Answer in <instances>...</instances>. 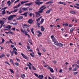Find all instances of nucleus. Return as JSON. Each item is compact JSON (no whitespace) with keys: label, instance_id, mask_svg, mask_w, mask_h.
Segmentation results:
<instances>
[{"label":"nucleus","instance_id":"nucleus-10","mask_svg":"<svg viewBox=\"0 0 79 79\" xmlns=\"http://www.w3.org/2000/svg\"><path fill=\"white\" fill-rule=\"evenodd\" d=\"M58 4H61L63 5H66V3L65 2H63L61 1H60L58 2Z\"/></svg>","mask_w":79,"mask_h":79},{"label":"nucleus","instance_id":"nucleus-42","mask_svg":"<svg viewBox=\"0 0 79 79\" xmlns=\"http://www.w3.org/2000/svg\"><path fill=\"white\" fill-rule=\"evenodd\" d=\"M73 73L75 75H76V74H77L78 73V72H73Z\"/></svg>","mask_w":79,"mask_h":79},{"label":"nucleus","instance_id":"nucleus-53","mask_svg":"<svg viewBox=\"0 0 79 79\" xmlns=\"http://www.w3.org/2000/svg\"><path fill=\"white\" fill-rule=\"evenodd\" d=\"M12 31H15V28L13 27L11 28Z\"/></svg>","mask_w":79,"mask_h":79},{"label":"nucleus","instance_id":"nucleus-49","mask_svg":"<svg viewBox=\"0 0 79 79\" xmlns=\"http://www.w3.org/2000/svg\"><path fill=\"white\" fill-rule=\"evenodd\" d=\"M69 27H72L73 26V25H72L71 24H69Z\"/></svg>","mask_w":79,"mask_h":79},{"label":"nucleus","instance_id":"nucleus-33","mask_svg":"<svg viewBox=\"0 0 79 79\" xmlns=\"http://www.w3.org/2000/svg\"><path fill=\"white\" fill-rule=\"evenodd\" d=\"M9 33L11 34H12V35L14 34V32L11 31H9Z\"/></svg>","mask_w":79,"mask_h":79},{"label":"nucleus","instance_id":"nucleus-3","mask_svg":"<svg viewBox=\"0 0 79 79\" xmlns=\"http://www.w3.org/2000/svg\"><path fill=\"white\" fill-rule=\"evenodd\" d=\"M2 19H4V20H0V24H1V25L0 27V29H1L2 27V26H3V25L5 23V21H6V19L5 18H2Z\"/></svg>","mask_w":79,"mask_h":79},{"label":"nucleus","instance_id":"nucleus-19","mask_svg":"<svg viewBox=\"0 0 79 79\" xmlns=\"http://www.w3.org/2000/svg\"><path fill=\"white\" fill-rule=\"evenodd\" d=\"M31 31L33 35H35V34H34V28H32L31 29Z\"/></svg>","mask_w":79,"mask_h":79},{"label":"nucleus","instance_id":"nucleus-51","mask_svg":"<svg viewBox=\"0 0 79 79\" xmlns=\"http://www.w3.org/2000/svg\"><path fill=\"white\" fill-rule=\"evenodd\" d=\"M13 50H15V51H18V50H17V49H16V48L15 47H14L13 48Z\"/></svg>","mask_w":79,"mask_h":79},{"label":"nucleus","instance_id":"nucleus-54","mask_svg":"<svg viewBox=\"0 0 79 79\" xmlns=\"http://www.w3.org/2000/svg\"><path fill=\"white\" fill-rule=\"evenodd\" d=\"M15 1V0H11L10 1V3H13V2H14Z\"/></svg>","mask_w":79,"mask_h":79},{"label":"nucleus","instance_id":"nucleus-34","mask_svg":"<svg viewBox=\"0 0 79 79\" xmlns=\"http://www.w3.org/2000/svg\"><path fill=\"white\" fill-rule=\"evenodd\" d=\"M13 54H14V51H11L10 53V55L11 56H13Z\"/></svg>","mask_w":79,"mask_h":79},{"label":"nucleus","instance_id":"nucleus-26","mask_svg":"<svg viewBox=\"0 0 79 79\" xmlns=\"http://www.w3.org/2000/svg\"><path fill=\"white\" fill-rule=\"evenodd\" d=\"M21 77L22 78L24 79L25 77H26V76H25V74H23V75H21Z\"/></svg>","mask_w":79,"mask_h":79},{"label":"nucleus","instance_id":"nucleus-59","mask_svg":"<svg viewBox=\"0 0 79 79\" xmlns=\"http://www.w3.org/2000/svg\"><path fill=\"white\" fill-rule=\"evenodd\" d=\"M10 62H12V63L13 62V61L12 59H10Z\"/></svg>","mask_w":79,"mask_h":79},{"label":"nucleus","instance_id":"nucleus-60","mask_svg":"<svg viewBox=\"0 0 79 79\" xmlns=\"http://www.w3.org/2000/svg\"><path fill=\"white\" fill-rule=\"evenodd\" d=\"M62 69H60L59 70L60 73H62Z\"/></svg>","mask_w":79,"mask_h":79},{"label":"nucleus","instance_id":"nucleus-58","mask_svg":"<svg viewBox=\"0 0 79 79\" xmlns=\"http://www.w3.org/2000/svg\"><path fill=\"white\" fill-rule=\"evenodd\" d=\"M53 63H54V64H56V60L53 61Z\"/></svg>","mask_w":79,"mask_h":79},{"label":"nucleus","instance_id":"nucleus-20","mask_svg":"<svg viewBox=\"0 0 79 79\" xmlns=\"http://www.w3.org/2000/svg\"><path fill=\"white\" fill-rule=\"evenodd\" d=\"M70 13H71L72 14H74L76 13V12L74 10H71L70 11Z\"/></svg>","mask_w":79,"mask_h":79},{"label":"nucleus","instance_id":"nucleus-13","mask_svg":"<svg viewBox=\"0 0 79 79\" xmlns=\"http://www.w3.org/2000/svg\"><path fill=\"white\" fill-rule=\"evenodd\" d=\"M27 12H25L23 14H21L20 15H22V16H23V15H24L25 17H27Z\"/></svg>","mask_w":79,"mask_h":79},{"label":"nucleus","instance_id":"nucleus-38","mask_svg":"<svg viewBox=\"0 0 79 79\" xmlns=\"http://www.w3.org/2000/svg\"><path fill=\"white\" fill-rule=\"evenodd\" d=\"M10 71L11 73H14V71L12 69H10Z\"/></svg>","mask_w":79,"mask_h":79},{"label":"nucleus","instance_id":"nucleus-56","mask_svg":"<svg viewBox=\"0 0 79 79\" xmlns=\"http://www.w3.org/2000/svg\"><path fill=\"white\" fill-rule=\"evenodd\" d=\"M21 6V4L20 3H19L18 5H17V6L18 7H19L20 6Z\"/></svg>","mask_w":79,"mask_h":79},{"label":"nucleus","instance_id":"nucleus-36","mask_svg":"<svg viewBox=\"0 0 79 79\" xmlns=\"http://www.w3.org/2000/svg\"><path fill=\"white\" fill-rule=\"evenodd\" d=\"M32 68L33 69V70H36V69L34 67L33 65H32Z\"/></svg>","mask_w":79,"mask_h":79},{"label":"nucleus","instance_id":"nucleus-12","mask_svg":"<svg viewBox=\"0 0 79 79\" xmlns=\"http://www.w3.org/2000/svg\"><path fill=\"white\" fill-rule=\"evenodd\" d=\"M18 17V18L17 19V20H20L23 19V17L22 16H19Z\"/></svg>","mask_w":79,"mask_h":79},{"label":"nucleus","instance_id":"nucleus-44","mask_svg":"<svg viewBox=\"0 0 79 79\" xmlns=\"http://www.w3.org/2000/svg\"><path fill=\"white\" fill-rule=\"evenodd\" d=\"M18 10V9H16L13 12H16Z\"/></svg>","mask_w":79,"mask_h":79},{"label":"nucleus","instance_id":"nucleus-55","mask_svg":"<svg viewBox=\"0 0 79 79\" xmlns=\"http://www.w3.org/2000/svg\"><path fill=\"white\" fill-rule=\"evenodd\" d=\"M15 64L16 66H19V64L17 62H15Z\"/></svg>","mask_w":79,"mask_h":79},{"label":"nucleus","instance_id":"nucleus-52","mask_svg":"<svg viewBox=\"0 0 79 79\" xmlns=\"http://www.w3.org/2000/svg\"><path fill=\"white\" fill-rule=\"evenodd\" d=\"M16 59L17 61H20V60H19V59L17 58V57H16Z\"/></svg>","mask_w":79,"mask_h":79},{"label":"nucleus","instance_id":"nucleus-2","mask_svg":"<svg viewBox=\"0 0 79 79\" xmlns=\"http://www.w3.org/2000/svg\"><path fill=\"white\" fill-rule=\"evenodd\" d=\"M51 38L52 39V40L53 42H54V44L56 45H58V44L59 43L57 41V40H56V39H55V38L54 37V36L53 35H51Z\"/></svg>","mask_w":79,"mask_h":79},{"label":"nucleus","instance_id":"nucleus-31","mask_svg":"<svg viewBox=\"0 0 79 79\" xmlns=\"http://www.w3.org/2000/svg\"><path fill=\"white\" fill-rule=\"evenodd\" d=\"M53 2L52 1H49L48 2H47L46 4L47 5V4H49V3H52Z\"/></svg>","mask_w":79,"mask_h":79},{"label":"nucleus","instance_id":"nucleus-45","mask_svg":"<svg viewBox=\"0 0 79 79\" xmlns=\"http://www.w3.org/2000/svg\"><path fill=\"white\" fill-rule=\"evenodd\" d=\"M8 28L9 30H10L11 29V26L10 25H8Z\"/></svg>","mask_w":79,"mask_h":79},{"label":"nucleus","instance_id":"nucleus-57","mask_svg":"<svg viewBox=\"0 0 79 79\" xmlns=\"http://www.w3.org/2000/svg\"><path fill=\"white\" fill-rule=\"evenodd\" d=\"M2 57H4L5 56V55L4 54H2Z\"/></svg>","mask_w":79,"mask_h":79},{"label":"nucleus","instance_id":"nucleus-41","mask_svg":"<svg viewBox=\"0 0 79 79\" xmlns=\"http://www.w3.org/2000/svg\"><path fill=\"white\" fill-rule=\"evenodd\" d=\"M77 69V67H75V68L73 69V71H76Z\"/></svg>","mask_w":79,"mask_h":79},{"label":"nucleus","instance_id":"nucleus-1","mask_svg":"<svg viewBox=\"0 0 79 79\" xmlns=\"http://www.w3.org/2000/svg\"><path fill=\"white\" fill-rule=\"evenodd\" d=\"M45 5L42 6L39 9V10L37 12H35V17L37 18L39 16H40L41 15L40 13H44V11H43V10H44L46 8H47Z\"/></svg>","mask_w":79,"mask_h":79},{"label":"nucleus","instance_id":"nucleus-46","mask_svg":"<svg viewBox=\"0 0 79 79\" xmlns=\"http://www.w3.org/2000/svg\"><path fill=\"white\" fill-rule=\"evenodd\" d=\"M28 42L31 45H32V43H31V41H30V40H28Z\"/></svg>","mask_w":79,"mask_h":79},{"label":"nucleus","instance_id":"nucleus-11","mask_svg":"<svg viewBox=\"0 0 79 79\" xmlns=\"http://www.w3.org/2000/svg\"><path fill=\"white\" fill-rule=\"evenodd\" d=\"M74 29H75V28L74 27H72L70 31V32L71 33H72L73 32V31H74Z\"/></svg>","mask_w":79,"mask_h":79},{"label":"nucleus","instance_id":"nucleus-18","mask_svg":"<svg viewBox=\"0 0 79 79\" xmlns=\"http://www.w3.org/2000/svg\"><path fill=\"white\" fill-rule=\"evenodd\" d=\"M63 45V44H62V43H59L58 44L57 46H59V47H62Z\"/></svg>","mask_w":79,"mask_h":79},{"label":"nucleus","instance_id":"nucleus-40","mask_svg":"<svg viewBox=\"0 0 79 79\" xmlns=\"http://www.w3.org/2000/svg\"><path fill=\"white\" fill-rule=\"evenodd\" d=\"M7 7H5L3 8L2 9H1V10H5V9H6V8H7Z\"/></svg>","mask_w":79,"mask_h":79},{"label":"nucleus","instance_id":"nucleus-21","mask_svg":"<svg viewBox=\"0 0 79 79\" xmlns=\"http://www.w3.org/2000/svg\"><path fill=\"white\" fill-rule=\"evenodd\" d=\"M30 55L32 57H34V53L33 52L30 53Z\"/></svg>","mask_w":79,"mask_h":79},{"label":"nucleus","instance_id":"nucleus-24","mask_svg":"<svg viewBox=\"0 0 79 79\" xmlns=\"http://www.w3.org/2000/svg\"><path fill=\"white\" fill-rule=\"evenodd\" d=\"M11 2H10V1H8L7 2V4H8V6H10L11 5Z\"/></svg>","mask_w":79,"mask_h":79},{"label":"nucleus","instance_id":"nucleus-63","mask_svg":"<svg viewBox=\"0 0 79 79\" xmlns=\"http://www.w3.org/2000/svg\"><path fill=\"white\" fill-rule=\"evenodd\" d=\"M51 77L52 78V79H55V78L54 77V76H53V75H52L51 76Z\"/></svg>","mask_w":79,"mask_h":79},{"label":"nucleus","instance_id":"nucleus-23","mask_svg":"<svg viewBox=\"0 0 79 79\" xmlns=\"http://www.w3.org/2000/svg\"><path fill=\"white\" fill-rule=\"evenodd\" d=\"M10 24H13V25H16V24H18V22H16L15 23H10Z\"/></svg>","mask_w":79,"mask_h":79},{"label":"nucleus","instance_id":"nucleus-17","mask_svg":"<svg viewBox=\"0 0 79 79\" xmlns=\"http://www.w3.org/2000/svg\"><path fill=\"white\" fill-rule=\"evenodd\" d=\"M40 27H41V31H42L43 32V31H44L45 30V28L44 27H43V26Z\"/></svg>","mask_w":79,"mask_h":79},{"label":"nucleus","instance_id":"nucleus-22","mask_svg":"<svg viewBox=\"0 0 79 79\" xmlns=\"http://www.w3.org/2000/svg\"><path fill=\"white\" fill-rule=\"evenodd\" d=\"M22 9L23 11H26L27 10V8L23 7L22 8Z\"/></svg>","mask_w":79,"mask_h":79},{"label":"nucleus","instance_id":"nucleus-61","mask_svg":"<svg viewBox=\"0 0 79 79\" xmlns=\"http://www.w3.org/2000/svg\"><path fill=\"white\" fill-rule=\"evenodd\" d=\"M32 13H30V14L29 15V16H30L31 17V16H32Z\"/></svg>","mask_w":79,"mask_h":79},{"label":"nucleus","instance_id":"nucleus-27","mask_svg":"<svg viewBox=\"0 0 79 79\" xmlns=\"http://www.w3.org/2000/svg\"><path fill=\"white\" fill-rule=\"evenodd\" d=\"M44 19H42L40 21V24H42V23H43L44 22Z\"/></svg>","mask_w":79,"mask_h":79},{"label":"nucleus","instance_id":"nucleus-64","mask_svg":"<svg viewBox=\"0 0 79 79\" xmlns=\"http://www.w3.org/2000/svg\"><path fill=\"white\" fill-rule=\"evenodd\" d=\"M75 5H77V6H79V4H78V3H76Z\"/></svg>","mask_w":79,"mask_h":79},{"label":"nucleus","instance_id":"nucleus-62","mask_svg":"<svg viewBox=\"0 0 79 79\" xmlns=\"http://www.w3.org/2000/svg\"><path fill=\"white\" fill-rule=\"evenodd\" d=\"M19 13L21 14V13H22V10H19Z\"/></svg>","mask_w":79,"mask_h":79},{"label":"nucleus","instance_id":"nucleus-15","mask_svg":"<svg viewBox=\"0 0 79 79\" xmlns=\"http://www.w3.org/2000/svg\"><path fill=\"white\" fill-rule=\"evenodd\" d=\"M38 32L39 33V34L37 35L38 37H39L41 35H42V32H40V31H38Z\"/></svg>","mask_w":79,"mask_h":79},{"label":"nucleus","instance_id":"nucleus-48","mask_svg":"<svg viewBox=\"0 0 79 79\" xmlns=\"http://www.w3.org/2000/svg\"><path fill=\"white\" fill-rule=\"evenodd\" d=\"M21 31L22 32H23V33H24V30H23V29H22V28L21 29Z\"/></svg>","mask_w":79,"mask_h":79},{"label":"nucleus","instance_id":"nucleus-35","mask_svg":"<svg viewBox=\"0 0 79 79\" xmlns=\"http://www.w3.org/2000/svg\"><path fill=\"white\" fill-rule=\"evenodd\" d=\"M42 50L44 52V53H45V52L46 51V50H45V48H42Z\"/></svg>","mask_w":79,"mask_h":79},{"label":"nucleus","instance_id":"nucleus-16","mask_svg":"<svg viewBox=\"0 0 79 79\" xmlns=\"http://www.w3.org/2000/svg\"><path fill=\"white\" fill-rule=\"evenodd\" d=\"M27 2H29V1H22V2H21V5H23V4H24V3H27Z\"/></svg>","mask_w":79,"mask_h":79},{"label":"nucleus","instance_id":"nucleus-28","mask_svg":"<svg viewBox=\"0 0 79 79\" xmlns=\"http://www.w3.org/2000/svg\"><path fill=\"white\" fill-rule=\"evenodd\" d=\"M6 13L5 10H4L3 11H2V15H4V14H5Z\"/></svg>","mask_w":79,"mask_h":79},{"label":"nucleus","instance_id":"nucleus-9","mask_svg":"<svg viewBox=\"0 0 79 79\" xmlns=\"http://www.w3.org/2000/svg\"><path fill=\"white\" fill-rule=\"evenodd\" d=\"M21 55H22L23 58L26 59V60H29V58L26 56L24 55L23 53H21Z\"/></svg>","mask_w":79,"mask_h":79},{"label":"nucleus","instance_id":"nucleus-32","mask_svg":"<svg viewBox=\"0 0 79 79\" xmlns=\"http://www.w3.org/2000/svg\"><path fill=\"white\" fill-rule=\"evenodd\" d=\"M14 53L16 55H18V52H16V51L15 50H13Z\"/></svg>","mask_w":79,"mask_h":79},{"label":"nucleus","instance_id":"nucleus-7","mask_svg":"<svg viewBox=\"0 0 79 79\" xmlns=\"http://www.w3.org/2000/svg\"><path fill=\"white\" fill-rule=\"evenodd\" d=\"M48 69H49V70H50V72H51V73H54V70H53V68H52L50 66H48Z\"/></svg>","mask_w":79,"mask_h":79},{"label":"nucleus","instance_id":"nucleus-25","mask_svg":"<svg viewBox=\"0 0 79 79\" xmlns=\"http://www.w3.org/2000/svg\"><path fill=\"white\" fill-rule=\"evenodd\" d=\"M42 18V17H40V18H39L38 19H36V21L37 23H39V21L40 19V18Z\"/></svg>","mask_w":79,"mask_h":79},{"label":"nucleus","instance_id":"nucleus-30","mask_svg":"<svg viewBox=\"0 0 79 79\" xmlns=\"http://www.w3.org/2000/svg\"><path fill=\"white\" fill-rule=\"evenodd\" d=\"M23 34H24L25 35H27L28 34H27V31H25L24 32V33H23Z\"/></svg>","mask_w":79,"mask_h":79},{"label":"nucleus","instance_id":"nucleus-6","mask_svg":"<svg viewBox=\"0 0 79 79\" xmlns=\"http://www.w3.org/2000/svg\"><path fill=\"white\" fill-rule=\"evenodd\" d=\"M35 3H36V5H37L38 6H39L41 4H42V3H43L44 2L35 1Z\"/></svg>","mask_w":79,"mask_h":79},{"label":"nucleus","instance_id":"nucleus-47","mask_svg":"<svg viewBox=\"0 0 79 79\" xmlns=\"http://www.w3.org/2000/svg\"><path fill=\"white\" fill-rule=\"evenodd\" d=\"M74 64L76 66V67H77V68H79V65H77V64Z\"/></svg>","mask_w":79,"mask_h":79},{"label":"nucleus","instance_id":"nucleus-29","mask_svg":"<svg viewBox=\"0 0 79 79\" xmlns=\"http://www.w3.org/2000/svg\"><path fill=\"white\" fill-rule=\"evenodd\" d=\"M23 34H24L25 35H27L28 34H27V31H25L24 32V33H23Z\"/></svg>","mask_w":79,"mask_h":79},{"label":"nucleus","instance_id":"nucleus-14","mask_svg":"<svg viewBox=\"0 0 79 79\" xmlns=\"http://www.w3.org/2000/svg\"><path fill=\"white\" fill-rule=\"evenodd\" d=\"M52 9H50L49 10H47L46 12V13H47V14H49V13H50V11H52Z\"/></svg>","mask_w":79,"mask_h":79},{"label":"nucleus","instance_id":"nucleus-39","mask_svg":"<svg viewBox=\"0 0 79 79\" xmlns=\"http://www.w3.org/2000/svg\"><path fill=\"white\" fill-rule=\"evenodd\" d=\"M5 63H6V64H7L8 65H10V63H9V62L8 61H5Z\"/></svg>","mask_w":79,"mask_h":79},{"label":"nucleus","instance_id":"nucleus-5","mask_svg":"<svg viewBox=\"0 0 79 79\" xmlns=\"http://www.w3.org/2000/svg\"><path fill=\"white\" fill-rule=\"evenodd\" d=\"M17 15H10L9 16V17L7 18V19H8V20H11L13 19L14 17H16Z\"/></svg>","mask_w":79,"mask_h":79},{"label":"nucleus","instance_id":"nucleus-4","mask_svg":"<svg viewBox=\"0 0 79 79\" xmlns=\"http://www.w3.org/2000/svg\"><path fill=\"white\" fill-rule=\"evenodd\" d=\"M34 74L35 76H36V77H38L40 79H43V78H44V75H40L38 76V74L35 73H34Z\"/></svg>","mask_w":79,"mask_h":79},{"label":"nucleus","instance_id":"nucleus-50","mask_svg":"<svg viewBox=\"0 0 79 79\" xmlns=\"http://www.w3.org/2000/svg\"><path fill=\"white\" fill-rule=\"evenodd\" d=\"M31 47H30V46H28L27 47V49H28V50H29V49Z\"/></svg>","mask_w":79,"mask_h":79},{"label":"nucleus","instance_id":"nucleus-8","mask_svg":"<svg viewBox=\"0 0 79 79\" xmlns=\"http://www.w3.org/2000/svg\"><path fill=\"white\" fill-rule=\"evenodd\" d=\"M33 22L34 20H32V19H31L28 20L27 23H29V24H32V23H33Z\"/></svg>","mask_w":79,"mask_h":79},{"label":"nucleus","instance_id":"nucleus-37","mask_svg":"<svg viewBox=\"0 0 79 79\" xmlns=\"http://www.w3.org/2000/svg\"><path fill=\"white\" fill-rule=\"evenodd\" d=\"M34 3L33 2H31L30 3H28V5L30 6V5H32Z\"/></svg>","mask_w":79,"mask_h":79},{"label":"nucleus","instance_id":"nucleus-43","mask_svg":"<svg viewBox=\"0 0 79 79\" xmlns=\"http://www.w3.org/2000/svg\"><path fill=\"white\" fill-rule=\"evenodd\" d=\"M39 55V56H41L42 55V53L39 52H38L37 53Z\"/></svg>","mask_w":79,"mask_h":79}]
</instances>
